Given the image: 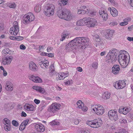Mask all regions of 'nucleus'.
I'll use <instances>...</instances> for the list:
<instances>
[{
	"instance_id": "1",
	"label": "nucleus",
	"mask_w": 133,
	"mask_h": 133,
	"mask_svg": "<svg viewBox=\"0 0 133 133\" xmlns=\"http://www.w3.org/2000/svg\"><path fill=\"white\" fill-rule=\"evenodd\" d=\"M76 48L78 47L82 49H85L89 45V39L88 38L84 37H78L71 40Z\"/></svg>"
},
{
	"instance_id": "2",
	"label": "nucleus",
	"mask_w": 133,
	"mask_h": 133,
	"mask_svg": "<svg viewBox=\"0 0 133 133\" xmlns=\"http://www.w3.org/2000/svg\"><path fill=\"white\" fill-rule=\"evenodd\" d=\"M76 48L78 47L82 49H85L89 45V39L88 38L84 37H78L71 40Z\"/></svg>"
},
{
	"instance_id": "3",
	"label": "nucleus",
	"mask_w": 133,
	"mask_h": 133,
	"mask_svg": "<svg viewBox=\"0 0 133 133\" xmlns=\"http://www.w3.org/2000/svg\"><path fill=\"white\" fill-rule=\"evenodd\" d=\"M59 17L66 20H69L72 18L70 11L66 8H62L61 10H58L57 12Z\"/></svg>"
},
{
	"instance_id": "4",
	"label": "nucleus",
	"mask_w": 133,
	"mask_h": 133,
	"mask_svg": "<svg viewBox=\"0 0 133 133\" xmlns=\"http://www.w3.org/2000/svg\"><path fill=\"white\" fill-rule=\"evenodd\" d=\"M119 52L118 51L115 49H112L110 50L108 54L107 57L109 59L111 60L112 62L116 61L118 58Z\"/></svg>"
},
{
	"instance_id": "5",
	"label": "nucleus",
	"mask_w": 133,
	"mask_h": 133,
	"mask_svg": "<svg viewBox=\"0 0 133 133\" xmlns=\"http://www.w3.org/2000/svg\"><path fill=\"white\" fill-rule=\"evenodd\" d=\"M102 121L101 118L95 119L90 121H87V124L93 128H97L100 127L102 124Z\"/></svg>"
},
{
	"instance_id": "6",
	"label": "nucleus",
	"mask_w": 133,
	"mask_h": 133,
	"mask_svg": "<svg viewBox=\"0 0 133 133\" xmlns=\"http://www.w3.org/2000/svg\"><path fill=\"white\" fill-rule=\"evenodd\" d=\"M91 109L98 115H102L104 112V108L100 105H91Z\"/></svg>"
},
{
	"instance_id": "7",
	"label": "nucleus",
	"mask_w": 133,
	"mask_h": 133,
	"mask_svg": "<svg viewBox=\"0 0 133 133\" xmlns=\"http://www.w3.org/2000/svg\"><path fill=\"white\" fill-rule=\"evenodd\" d=\"M54 9L55 7L53 5L47 4L44 9L45 14L48 16H52L54 14Z\"/></svg>"
},
{
	"instance_id": "8",
	"label": "nucleus",
	"mask_w": 133,
	"mask_h": 133,
	"mask_svg": "<svg viewBox=\"0 0 133 133\" xmlns=\"http://www.w3.org/2000/svg\"><path fill=\"white\" fill-rule=\"evenodd\" d=\"M35 18L34 15L31 13H28L27 15H24L22 18V22L25 24H29L33 21Z\"/></svg>"
},
{
	"instance_id": "9",
	"label": "nucleus",
	"mask_w": 133,
	"mask_h": 133,
	"mask_svg": "<svg viewBox=\"0 0 133 133\" xmlns=\"http://www.w3.org/2000/svg\"><path fill=\"white\" fill-rule=\"evenodd\" d=\"M61 105L57 103H52L49 106L48 109V111L53 113L57 112L60 109Z\"/></svg>"
},
{
	"instance_id": "10",
	"label": "nucleus",
	"mask_w": 133,
	"mask_h": 133,
	"mask_svg": "<svg viewBox=\"0 0 133 133\" xmlns=\"http://www.w3.org/2000/svg\"><path fill=\"white\" fill-rule=\"evenodd\" d=\"M108 115L110 119L112 121H115L118 119V115L116 110H111L108 112Z\"/></svg>"
},
{
	"instance_id": "11",
	"label": "nucleus",
	"mask_w": 133,
	"mask_h": 133,
	"mask_svg": "<svg viewBox=\"0 0 133 133\" xmlns=\"http://www.w3.org/2000/svg\"><path fill=\"white\" fill-rule=\"evenodd\" d=\"M13 26L10 28V32L16 36L19 31V27L18 23L17 21L14 22L13 23Z\"/></svg>"
},
{
	"instance_id": "12",
	"label": "nucleus",
	"mask_w": 133,
	"mask_h": 133,
	"mask_svg": "<svg viewBox=\"0 0 133 133\" xmlns=\"http://www.w3.org/2000/svg\"><path fill=\"white\" fill-rule=\"evenodd\" d=\"M120 54L118 53V57L119 60H125L127 59V58H128V57H129V55L128 53L124 50H121L119 52Z\"/></svg>"
},
{
	"instance_id": "13",
	"label": "nucleus",
	"mask_w": 133,
	"mask_h": 133,
	"mask_svg": "<svg viewBox=\"0 0 133 133\" xmlns=\"http://www.w3.org/2000/svg\"><path fill=\"white\" fill-rule=\"evenodd\" d=\"M13 58L12 56H7L3 57L2 59L1 63L3 65H8L10 64Z\"/></svg>"
},
{
	"instance_id": "14",
	"label": "nucleus",
	"mask_w": 133,
	"mask_h": 133,
	"mask_svg": "<svg viewBox=\"0 0 133 133\" xmlns=\"http://www.w3.org/2000/svg\"><path fill=\"white\" fill-rule=\"evenodd\" d=\"M119 80L116 82L114 87L117 89H121L123 88L126 86L125 80Z\"/></svg>"
},
{
	"instance_id": "15",
	"label": "nucleus",
	"mask_w": 133,
	"mask_h": 133,
	"mask_svg": "<svg viewBox=\"0 0 133 133\" xmlns=\"http://www.w3.org/2000/svg\"><path fill=\"white\" fill-rule=\"evenodd\" d=\"M114 32V31L110 29L106 30L105 33V38L107 39L111 40Z\"/></svg>"
},
{
	"instance_id": "16",
	"label": "nucleus",
	"mask_w": 133,
	"mask_h": 133,
	"mask_svg": "<svg viewBox=\"0 0 133 133\" xmlns=\"http://www.w3.org/2000/svg\"><path fill=\"white\" fill-rule=\"evenodd\" d=\"M87 25H89V27H94L97 25V21L96 19L88 18H87Z\"/></svg>"
},
{
	"instance_id": "17",
	"label": "nucleus",
	"mask_w": 133,
	"mask_h": 133,
	"mask_svg": "<svg viewBox=\"0 0 133 133\" xmlns=\"http://www.w3.org/2000/svg\"><path fill=\"white\" fill-rule=\"evenodd\" d=\"M112 72L115 75H117L121 72L120 67L118 65H114L112 68Z\"/></svg>"
},
{
	"instance_id": "18",
	"label": "nucleus",
	"mask_w": 133,
	"mask_h": 133,
	"mask_svg": "<svg viewBox=\"0 0 133 133\" xmlns=\"http://www.w3.org/2000/svg\"><path fill=\"white\" fill-rule=\"evenodd\" d=\"M99 13L100 16H101L102 17L103 21H105L108 19V15L104 10H102L101 9L99 10Z\"/></svg>"
},
{
	"instance_id": "19",
	"label": "nucleus",
	"mask_w": 133,
	"mask_h": 133,
	"mask_svg": "<svg viewBox=\"0 0 133 133\" xmlns=\"http://www.w3.org/2000/svg\"><path fill=\"white\" fill-rule=\"evenodd\" d=\"M36 130L38 132H42L45 130L44 126L41 124H37L35 126Z\"/></svg>"
},
{
	"instance_id": "20",
	"label": "nucleus",
	"mask_w": 133,
	"mask_h": 133,
	"mask_svg": "<svg viewBox=\"0 0 133 133\" xmlns=\"http://www.w3.org/2000/svg\"><path fill=\"white\" fill-rule=\"evenodd\" d=\"M87 18L85 17L80 19L77 22L76 24L78 26H83L87 25Z\"/></svg>"
},
{
	"instance_id": "21",
	"label": "nucleus",
	"mask_w": 133,
	"mask_h": 133,
	"mask_svg": "<svg viewBox=\"0 0 133 133\" xmlns=\"http://www.w3.org/2000/svg\"><path fill=\"white\" fill-rule=\"evenodd\" d=\"M130 60V57H129L128 58H127V59L119 60V61L122 67L123 68H124L126 67L128 64V63H129Z\"/></svg>"
},
{
	"instance_id": "22",
	"label": "nucleus",
	"mask_w": 133,
	"mask_h": 133,
	"mask_svg": "<svg viewBox=\"0 0 133 133\" xmlns=\"http://www.w3.org/2000/svg\"><path fill=\"white\" fill-rule=\"evenodd\" d=\"M71 41L66 44V45L65 49L66 50L68 51H72L74 49H75L76 47H75L74 45L72 43H71Z\"/></svg>"
},
{
	"instance_id": "23",
	"label": "nucleus",
	"mask_w": 133,
	"mask_h": 133,
	"mask_svg": "<svg viewBox=\"0 0 133 133\" xmlns=\"http://www.w3.org/2000/svg\"><path fill=\"white\" fill-rule=\"evenodd\" d=\"M5 89L8 91H11L13 89V83L9 81H7L6 82Z\"/></svg>"
},
{
	"instance_id": "24",
	"label": "nucleus",
	"mask_w": 133,
	"mask_h": 133,
	"mask_svg": "<svg viewBox=\"0 0 133 133\" xmlns=\"http://www.w3.org/2000/svg\"><path fill=\"white\" fill-rule=\"evenodd\" d=\"M29 68L32 71H37L38 67L34 62H31L29 63Z\"/></svg>"
},
{
	"instance_id": "25",
	"label": "nucleus",
	"mask_w": 133,
	"mask_h": 133,
	"mask_svg": "<svg viewBox=\"0 0 133 133\" xmlns=\"http://www.w3.org/2000/svg\"><path fill=\"white\" fill-rule=\"evenodd\" d=\"M68 73L65 74L64 72H59L58 74V76L59 77V80H63L64 78L68 76Z\"/></svg>"
},
{
	"instance_id": "26",
	"label": "nucleus",
	"mask_w": 133,
	"mask_h": 133,
	"mask_svg": "<svg viewBox=\"0 0 133 133\" xmlns=\"http://www.w3.org/2000/svg\"><path fill=\"white\" fill-rule=\"evenodd\" d=\"M93 36L94 39H96L95 40L97 42H98V44H100L102 46L104 45V43L101 41V39L99 38L100 37L98 35L95 34Z\"/></svg>"
},
{
	"instance_id": "27",
	"label": "nucleus",
	"mask_w": 133,
	"mask_h": 133,
	"mask_svg": "<svg viewBox=\"0 0 133 133\" xmlns=\"http://www.w3.org/2000/svg\"><path fill=\"white\" fill-rule=\"evenodd\" d=\"M24 107L27 110L33 111L34 110V107L32 105L28 104L25 105Z\"/></svg>"
},
{
	"instance_id": "28",
	"label": "nucleus",
	"mask_w": 133,
	"mask_h": 133,
	"mask_svg": "<svg viewBox=\"0 0 133 133\" xmlns=\"http://www.w3.org/2000/svg\"><path fill=\"white\" fill-rule=\"evenodd\" d=\"M46 104V103L44 101H41V103L39 106V107L41 109V111L45 108Z\"/></svg>"
},
{
	"instance_id": "29",
	"label": "nucleus",
	"mask_w": 133,
	"mask_h": 133,
	"mask_svg": "<svg viewBox=\"0 0 133 133\" xmlns=\"http://www.w3.org/2000/svg\"><path fill=\"white\" fill-rule=\"evenodd\" d=\"M112 10L111 11V14L114 17L118 15V11L115 8L112 7Z\"/></svg>"
},
{
	"instance_id": "30",
	"label": "nucleus",
	"mask_w": 133,
	"mask_h": 133,
	"mask_svg": "<svg viewBox=\"0 0 133 133\" xmlns=\"http://www.w3.org/2000/svg\"><path fill=\"white\" fill-rule=\"evenodd\" d=\"M3 122L4 124V125H11L10 121L7 118H5L3 120Z\"/></svg>"
},
{
	"instance_id": "31",
	"label": "nucleus",
	"mask_w": 133,
	"mask_h": 133,
	"mask_svg": "<svg viewBox=\"0 0 133 133\" xmlns=\"http://www.w3.org/2000/svg\"><path fill=\"white\" fill-rule=\"evenodd\" d=\"M110 93L107 92L104 93L103 97L104 99H108L110 98Z\"/></svg>"
},
{
	"instance_id": "32",
	"label": "nucleus",
	"mask_w": 133,
	"mask_h": 133,
	"mask_svg": "<svg viewBox=\"0 0 133 133\" xmlns=\"http://www.w3.org/2000/svg\"><path fill=\"white\" fill-rule=\"evenodd\" d=\"M50 124L51 126L58 125L59 124V122L54 120L49 123Z\"/></svg>"
},
{
	"instance_id": "33",
	"label": "nucleus",
	"mask_w": 133,
	"mask_h": 133,
	"mask_svg": "<svg viewBox=\"0 0 133 133\" xmlns=\"http://www.w3.org/2000/svg\"><path fill=\"white\" fill-rule=\"evenodd\" d=\"M41 9V7L39 5L37 4L35 7L34 10L35 12H38L40 11Z\"/></svg>"
},
{
	"instance_id": "34",
	"label": "nucleus",
	"mask_w": 133,
	"mask_h": 133,
	"mask_svg": "<svg viewBox=\"0 0 133 133\" xmlns=\"http://www.w3.org/2000/svg\"><path fill=\"white\" fill-rule=\"evenodd\" d=\"M46 61V62L45 63H44L43 62V64H42L41 66L42 68L44 69V68H47L46 66H49V63L48 61Z\"/></svg>"
},
{
	"instance_id": "35",
	"label": "nucleus",
	"mask_w": 133,
	"mask_h": 133,
	"mask_svg": "<svg viewBox=\"0 0 133 133\" xmlns=\"http://www.w3.org/2000/svg\"><path fill=\"white\" fill-rule=\"evenodd\" d=\"M42 82L41 79L38 76H36L34 82L36 83H41Z\"/></svg>"
},
{
	"instance_id": "36",
	"label": "nucleus",
	"mask_w": 133,
	"mask_h": 133,
	"mask_svg": "<svg viewBox=\"0 0 133 133\" xmlns=\"http://www.w3.org/2000/svg\"><path fill=\"white\" fill-rule=\"evenodd\" d=\"M77 104L78 106V107L79 108H82L84 106V104L81 100L78 101L77 103Z\"/></svg>"
},
{
	"instance_id": "37",
	"label": "nucleus",
	"mask_w": 133,
	"mask_h": 133,
	"mask_svg": "<svg viewBox=\"0 0 133 133\" xmlns=\"http://www.w3.org/2000/svg\"><path fill=\"white\" fill-rule=\"evenodd\" d=\"M83 9H81V15L84 14H87L89 12V9L86 10H83Z\"/></svg>"
},
{
	"instance_id": "38",
	"label": "nucleus",
	"mask_w": 133,
	"mask_h": 133,
	"mask_svg": "<svg viewBox=\"0 0 133 133\" xmlns=\"http://www.w3.org/2000/svg\"><path fill=\"white\" fill-rule=\"evenodd\" d=\"M6 51V53L8 54L11 55L12 54V52L11 51L9 48H5V49H3V51Z\"/></svg>"
},
{
	"instance_id": "39",
	"label": "nucleus",
	"mask_w": 133,
	"mask_h": 133,
	"mask_svg": "<svg viewBox=\"0 0 133 133\" xmlns=\"http://www.w3.org/2000/svg\"><path fill=\"white\" fill-rule=\"evenodd\" d=\"M4 127L5 130L7 131L10 130L11 128V125H4Z\"/></svg>"
},
{
	"instance_id": "40",
	"label": "nucleus",
	"mask_w": 133,
	"mask_h": 133,
	"mask_svg": "<svg viewBox=\"0 0 133 133\" xmlns=\"http://www.w3.org/2000/svg\"><path fill=\"white\" fill-rule=\"evenodd\" d=\"M79 133H90V131L87 129H82Z\"/></svg>"
},
{
	"instance_id": "41",
	"label": "nucleus",
	"mask_w": 133,
	"mask_h": 133,
	"mask_svg": "<svg viewBox=\"0 0 133 133\" xmlns=\"http://www.w3.org/2000/svg\"><path fill=\"white\" fill-rule=\"evenodd\" d=\"M92 67L94 69H96L98 67V63L96 62H93L92 64Z\"/></svg>"
},
{
	"instance_id": "42",
	"label": "nucleus",
	"mask_w": 133,
	"mask_h": 133,
	"mask_svg": "<svg viewBox=\"0 0 133 133\" xmlns=\"http://www.w3.org/2000/svg\"><path fill=\"white\" fill-rule=\"evenodd\" d=\"M119 122L121 124L124 123L125 124L127 123V120L123 118H122L120 119Z\"/></svg>"
},
{
	"instance_id": "43",
	"label": "nucleus",
	"mask_w": 133,
	"mask_h": 133,
	"mask_svg": "<svg viewBox=\"0 0 133 133\" xmlns=\"http://www.w3.org/2000/svg\"><path fill=\"white\" fill-rule=\"evenodd\" d=\"M12 123L13 125L15 127H17L19 125L18 122L15 120H13L12 121Z\"/></svg>"
},
{
	"instance_id": "44",
	"label": "nucleus",
	"mask_w": 133,
	"mask_h": 133,
	"mask_svg": "<svg viewBox=\"0 0 133 133\" xmlns=\"http://www.w3.org/2000/svg\"><path fill=\"white\" fill-rule=\"evenodd\" d=\"M129 112L128 109L126 107H124V109L123 112V114L125 115Z\"/></svg>"
},
{
	"instance_id": "45",
	"label": "nucleus",
	"mask_w": 133,
	"mask_h": 133,
	"mask_svg": "<svg viewBox=\"0 0 133 133\" xmlns=\"http://www.w3.org/2000/svg\"><path fill=\"white\" fill-rule=\"evenodd\" d=\"M9 6L10 8H15L16 7V5L15 3H11L9 4Z\"/></svg>"
},
{
	"instance_id": "46",
	"label": "nucleus",
	"mask_w": 133,
	"mask_h": 133,
	"mask_svg": "<svg viewBox=\"0 0 133 133\" xmlns=\"http://www.w3.org/2000/svg\"><path fill=\"white\" fill-rule=\"evenodd\" d=\"M29 119H27L24 120L22 123L23 125H24L25 127L28 124H29L28 122H29Z\"/></svg>"
},
{
	"instance_id": "47",
	"label": "nucleus",
	"mask_w": 133,
	"mask_h": 133,
	"mask_svg": "<svg viewBox=\"0 0 133 133\" xmlns=\"http://www.w3.org/2000/svg\"><path fill=\"white\" fill-rule=\"evenodd\" d=\"M25 127L23 125V124H22V123L19 127V129L20 131H22L25 128Z\"/></svg>"
},
{
	"instance_id": "48",
	"label": "nucleus",
	"mask_w": 133,
	"mask_h": 133,
	"mask_svg": "<svg viewBox=\"0 0 133 133\" xmlns=\"http://www.w3.org/2000/svg\"><path fill=\"white\" fill-rule=\"evenodd\" d=\"M38 91L41 93L43 94L45 92V90L44 89L42 88L41 87H40V88H39V90Z\"/></svg>"
},
{
	"instance_id": "49",
	"label": "nucleus",
	"mask_w": 133,
	"mask_h": 133,
	"mask_svg": "<svg viewBox=\"0 0 133 133\" xmlns=\"http://www.w3.org/2000/svg\"><path fill=\"white\" fill-rule=\"evenodd\" d=\"M124 109V107L122 106L119 109V112L120 113H122L123 114V112Z\"/></svg>"
},
{
	"instance_id": "50",
	"label": "nucleus",
	"mask_w": 133,
	"mask_h": 133,
	"mask_svg": "<svg viewBox=\"0 0 133 133\" xmlns=\"http://www.w3.org/2000/svg\"><path fill=\"white\" fill-rule=\"evenodd\" d=\"M36 76H34L33 75H32L31 76H29V79L32 81H33L34 82V81L36 78Z\"/></svg>"
},
{
	"instance_id": "51",
	"label": "nucleus",
	"mask_w": 133,
	"mask_h": 133,
	"mask_svg": "<svg viewBox=\"0 0 133 133\" xmlns=\"http://www.w3.org/2000/svg\"><path fill=\"white\" fill-rule=\"evenodd\" d=\"M73 81L72 80H71V81H66L65 82H64L65 84L66 85H69L70 84H71L72 83Z\"/></svg>"
},
{
	"instance_id": "52",
	"label": "nucleus",
	"mask_w": 133,
	"mask_h": 133,
	"mask_svg": "<svg viewBox=\"0 0 133 133\" xmlns=\"http://www.w3.org/2000/svg\"><path fill=\"white\" fill-rule=\"evenodd\" d=\"M23 38V37H16V38H15V40L18 41H21L22 40Z\"/></svg>"
},
{
	"instance_id": "53",
	"label": "nucleus",
	"mask_w": 133,
	"mask_h": 133,
	"mask_svg": "<svg viewBox=\"0 0 133 133\" xmlns=\"http://www.w3.org/2000/svg\"><path fill=\"white\" fill-rule=\"evenodd\" d=\"M109 24L111 26H112L117 25V23L115 22H110Z\"/></svg>"
},
{
	"instance_id": "54",
	"label": "nucleus",
	"mask_w": 133,
	"mask_h": 133,
	"mask_svg": "<svg viewBox=\"0 0 133 133\" xmlns=\"http://www.w3.org/2000/svg\"><path fill=\"white\" fill-rule=\"evenodd\" d=\"M67 36L66 34H64L62 36V38L60 39V40L61 41H63L65 38Z\"/></svg>"
},
{
	"instance_id": "55",
	"label": "nucleus",
	"mask_w": 133,
	"mask_h": 133,
	"mask_svg": "<svg viewBox=\"0 0 133 133\" xmlns=\"http://www.w3.org/2000/svg\"><path fill=\"white\" fill-rule=\"evenodd\" d=\"M128 24V22L127 21H125L123 22L120 23L119 24L120 25L123 26L126 25Z\"/></svg>"
},
{
	"instance_id": "56",
	"label": "nucleus",
	"mask_w": 133,
	"mask_h": 133,
	"mask_svg": "<svg viewBox=\"0 0 133 133\" xmlns=\"http://www.w3.org/2000/svg\"><path fill=\"white\" fill-rule=\"evenodd\" d=\"M40 87L37 86H34L32 87L33 89L35 90L38 91L39 90Z\"/></svg>"
},
{
	"instance_id": "57",
	"label": "nucleus",
	"mask_w": 133,
	"mask_h": 133,
	"mask_svg": "<svg viewBox=\"0 0 133 133\" xmlns=\"http://www.w3.org/2000/svg\"><path fill=\"white\" fill-rule=\"evenodd\" d=\"M34 102L35 103L37 104H39L40 102V101L39 100L37 99H35L34 100Z\"/></svg>"
},
{
	"instance_id": "58",
	"label": "nucleus",
	"mask_w": 133,
	"mask_h": 133,
	"mask_svg": "<svg viewBox=\"0 0 133 133\" xmlns=\"http://www.w3.org/2000/svg\"><path fill=\"white\" fill-rule=\"evenodd\" d=\"M4 29L3 25L2 23H0V32L3 30Z\"/></svg>"
},
{
	"instance_id": "59",
	"label": "nucleus",
	"mask_w": 133,
	"mask_h": 133,
	"mask_svg": "<svg viewBox=\"0 0 133 133\" xmlns=\"http://www.w3.org/2000/svg\"><path fill=\"white\" fill-rule=\"evenodd\" d=\"M79 119H75L74 121V123L75 124H79Z\"/></svg>"
},
{
	"instance_id": "60",
	"label": "nucleus",
	"mask_w": 133,
	"mask_h": 133,
	"mask_svg": "<svg viewBox=\"0 0 133 133\" xmlns=\"http://www.w3.org/2000/svg\"><path fill=\"white\" fill-rule=\"evenodd\" d=\"M20 48L22 50H25L26 49V47L24 45L22 44L20 46Z\"/></svg>"
},
{
	"instance_id": "61",
	"label": "nucleus",
	"mask_w": 133,
	"mask_h": 133,
	"mask_svg": "<svg viewBox=\"0 0 133 133\" xmlns=\"http://www.w3.org/2000/svg\"><path fill=\"white\" fill-rule=\"evenodd\" d=\"M82 110L83 111H86L88 110V108L86 107L83 106L82 108Z\"/></svg>"
},
{
	"instance_id": "62",
	"label": "nucleus",
	"mask_w": 133,
	"mask_h": 133,
	"mask_svg": "<svg viewBox=\"0 0 133 133\" xmlns=\"http://www.w3.org/2000/svg\"><path fill=\"white\" fill-rule=\"evenodd\" d=\"M21 115L22 116L25 117L27 115L26 114L24 111H22Z\"/></svg>"
},
{
	"instance_id": "63",
	"label": "nucleus",
	"mask_w": 133,
	"mask_h": 133,
	"mask_svg": "<svg viewBox=\"0 0 133 133\" xmlns=\"http://www.w3.org/2000/svg\"><path fill=\"white\" fill-rule=\"evenodd\" d=\"M128 1L131 6L133 7V0H128Z\"/></svg>"
},
{
	"instance_id": "64",
	"label": "nucleus",
	"mask_w": 133,
	"mask_h": 133,
	"mask_svg": "<svg viewBox=\"0 0 133 133\" xmlns=\"http://www.w3.org/2000/svg\"><path fill=\"white\" fill-rule=\"evenodd\" d=\"M90 14L92 15H96V12L95 11H91L90 12Z\"/></svg>"
}]
</instances>
